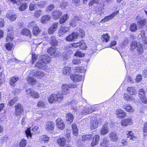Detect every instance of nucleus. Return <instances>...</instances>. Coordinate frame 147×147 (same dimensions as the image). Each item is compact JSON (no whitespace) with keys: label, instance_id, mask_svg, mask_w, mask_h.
<instances>
[{"label":"nucleus","instance_id":"nucleus-35","mask_svg":"<svg viewBox=\"0 0 147 147\" xmlns=\"http://www.w3.org/2000/svg\"><path fill=\"white\" fill-rule=\"evenodd\" d=\"M50 19L51 17L49 15H45L42 17L41 21L42 23H45L47 21L50 20Z\"/></svg>","mask_w":147,"mask_h":147},{"label":"nucleus","instance_id":"nucleus-52","mask_svg":"<svg viewBox=\"0 0 147 147\" xmlns=\"http://www.w3.org/2000/svg\"><path fill=\"white\" fill-rule=\"evenodd\" d=\"M42 11L40 10L36 11L34 13V16L38 18L41 15Z\"/></svg>","mask_w":147,"mask_h":147},{"label":"nucleus","instance_id":"nucleus-36","mask_svg":"<svg viewBox=\"0 0 147 147\" xmlns=\"http://www.w3.org/2000/svg\"><path fill=\"white\" fill-rule=\"evenodd\" d=\"M69 16L67 14H65L60 19V24H63L65 22L68 18Z\"/></svg>","mask_w":147,"mask_h":147},{"label":"nucleus","instance_id":"nucleus-3","mask_svg":"<svg viewBox=\"0 0 147 147\" xmlns=\"http://www.w3.org/2000/svg\"><path fill=\"white\" fill-rule=\"evenodd\" d=\"M83 141L91 140V145L94 146L98 143L99 140V136L98 135L90 134L89 135H84L82 136Z\"/></svg>","mask_w":147,"mask_h":147},{"label":"nucleus","instance_id":"nucleus-19","mask_svg":"<svg viewBox=\"0 0 147 147\" xmlns=\"http://www.w3.org/2000/svg\"><path fill=\"white\" fill-rule=\"evenodd\" d=\"M107 125V124L106 123L102 125L100 131V133L101 135H105L108 133L109 129Z\"/></svg>","mask_w":147,"mask_h":147},{"label":"nucleus","instance_id":"nucleus-43","mask_svg":"<svg viewBox=\"0 0 147 147\" xmlns=\"http://www.w3.org/2000/svg\"><path fill=\"white\" fill-rule=\"evenodd\" d=\"M78 22L74 19H72L69 24L70 25L73 27H75L77 24Z\"/></svg>","mask_w":147,"mask_h":147},{"label":"nucleus","instance_id":"nucleus-46","mask_svg":"<svg viewBox=\"0 0 147 147\" xmlns=\"http://www.w3.org/2000/svg\"><path fill=\"white\" fill-rule=\"evenodd\" d=\"M18 97H15L11 99L9 103L10 106H11L15 103L18 100Z\"/></svg>","mask_w":147,"mask_h":147},{"label":"nucleus","instance_id":"nucleus-60","mask_svg":"<svg viewBox=\"0 0 147 147\" xmlns=\"http://www.w3.org/2000/svg\"><path fill=\"white\" fill-rule=\"evenodd\" d=\"M41 139L43 141H44L45 143H46L49 141V138L45 135H44L42 137Z\"/></svg>","mask_w":147,"mask_h":147},{"label":"nucleus","instance_id":"nucleus-25","mask_svg":"<svg viewBox=\"0 0 147 147\" xmlns=\"http://www.w3.org/2000/svg\"><path fill=\"white\" fill-rule=\"evenodd\" d=\"M57 143L60 146H64L66 143V140L64 138H59L57 141Z\"/></svg>","mask_w":147,"mask_h":147},{"label":"nucleus","instance_id":"nucleus-49","mask_svg":"<svg viewBox=\"0 0 147 147\" xmlns=\"http://www.w3.org/2000/svg\"><path fill=\"white\" fill-rule=\"evenodd\" d=\"M27 6L28 5L27 3L23 4L20 6L19 9L21 11H24L26 9Z\"/></svg>","mask_w":147,"mask_h":147},{"label":"nucleus","instance_id":"nucleus-27","mask_svg":"<svg viewBox=\"0 0 147 147\" xmlns=\"http://www.w3.org/2000/svg\"><path fill=\"white\" fill-rule=\"evenodd\" d=\"M109 140H108L107 137H104L102 139V142L100 144V145L102 146L107 147V145L109 143Z\"/></svg>","mask_w":147,"mask_h":147},{"label":"nucleus","instance_id":"nucleus-41","mask_svg":"<svg viewBox=\"0 0 147 147\" xmlns=\"http://www.w3.org/2000/svg\"><path fill=\"white\" fill-rule=\"evenodd\" d=\"M123 108L125 109V110L128 112H131V111H133L132 107L129 104L123 105Z\"/></svg>","mask_w":147,"mask_h":147},{"label":"nucleus","instance_id":"nucleus-54","mask_svg":"<svg viewBox=\"0 0 147 147\" xmlns=\"http://www.w3.org/2000/svg\"><path fill=\"white\" fill-rule=\"evenodd\" d=\"M30 128H28L25 131V133L27 137L30 136L31 137H32V134L31 132Z\"/></svg>","mask_w":147,"mask_h":147},{"label":"nucleus","instance_id":"nucleus-51","mask_svg":"<svg viewBox=\"0 0 147 147\" xmlns=\"http://www.w3.org/2000/svg\"><path fill=\"white\" fill-rule=\"evenodd\" d=\"M55 6L53 4H51L48 6L46 9V11L48 12L51 11L52 10L54 9Z\"/></svg>","mask_w":147,"mask_h":147},{"label":"nucleus","instance_id":"nucleus-37","mask_svg":"<svg viewBox=\"0 0 147 147\" xmlns=\"http://www.w3.org/2000/svg\"><path fill=\"white\" fill-rule=\"evenodd\" d=\"M130 30L132 32L136 31L137 29V26L136 24L132 23L130 26Z\"/></svg>","mask_w":147,"mask_h":147},{"label":"nucleus","instance_id":"nucleus-44","mask_svg":"<svg viewBox=\"0 0 147 147\" xmlns=\"http://www.w3.org/2000/svg\"><path fill=\"white\" fill-rule=\"evenodd\" d=\"M138 94L140 97L145 96V90L143 89H140L139 92Z\"/></svg>","mask_w":147,"mask_h":147},{"label":"nucleus","instance_id":"nucleus-48","mask_svg":"<svg viewBox=\"0 0 147 147\" xmlns=\"http://www.w3.org/2000/svg\"><path fill=\"white\" fill-rule=\"evenodd\" d=\"M69 30V28L65 26H61V31L62 33H65L67 32Z\"/></svg>","mask_w":147,"mask_h":147},{"label":"nucleus","instance_id":"nucleus-64","mask_svg":"<svg viewBox=\"0 0 147 147\" xmlns=\"http://www.w3.org/2000/svg\"><path fill=\"white\" fill-rule=\"evenodd\" d=\"M45 105V103L42 101H40L37 103V106L38 107H44Z\"/></svg>","mask_w":147,"mask_h":147},{"label":"nucleus","instance_id":"nucleus-7","mask_svg":"<svg viewBox=\"0 0 147 147\" xmlns=\"http://www.w3.org/2000/svg\"><path fill=\"white\" fill-rule=\"evenodd\" d=\"M119 13V11L113 12L111 15L105 17L104 19L101 20L100 22L103 23L106 22L113 18L115 16L117 15Z\"/></svg>","mask_w":147,"mask_h":147},{"label":"nucleus","instance_id":"nucleus-38","mask_svg":"<svg viewBox=\"0 0 147 147\" xmlns=\"http://www.w3.org/2000/svg\"><path fill=\"white\" fill-rule=\"evenodd\" d=\"M71 71V68L67 67H65L63 70V72L64 74H69Z\"/></svg>","mask_w":147,"mask_h":147},{"label":"nucleus","instance_id":"nucleus-13","mask_svg":"<svg viewBox=\"0 0 147 147\" xmlns=\"http://www.w3.org/2000/svg\"><path fill=\"white\" fill-rule=\"evenodd\" d=\"M55 124L52 121L47 122L45 124V129L48 131L53 130L54 129Z\"/></svg>","mask_w":147,"mask_h":147},{"label":"nucleus","instance_id":"nucleus-9","mask_svg":"<svg viewBox=\"0 0 147 147\" xmlns=\"http://www.w3.org/2000/svg\"><path fill=\"white\" fill-rule=\"evenodd\" d=\"M79 35V34L78 33L74 32L66 37V40L69 41L74 40L75 39L78 38Z\"/></svg>","mask_w":147,"mask_h":147},{"label":"nucleus","instance_id":"nucleus-2","mask_svg":"<svg viewBox=\"0 0 147 147\" xmlns=\"http://www.w3.org/2000/svg\"><path fill=\"white\" fill-rule=\"evenodd\" d=\"M41 60L39 61L35 65V66L42 69H45L46 64L50 62L51 58L50 57L46 55H43L41 56Z\"/></svg>","mask_w":147,"mask_h":147},{"label":"nucleus","instance_id":"nucleus-59","mask_svg":"<svg viewBox=\"0 0 147 147\" xmlns=\"http://www.w3.org/2000/svg\"><path fill=\"white\" fill-rule=\"evenodd\" d=\"M72 62L75 64H78L80 63V59L79 58H74Z\"/></svg>","mask_w":147,"mask_h":147},{"label":"nucleus","instance_id":"nucleus-39","mask_svg":"<svg viewBox=\"0 0 147 147\" xmlns=\"http://www.w3.org/2000/svg\"><path fill=\"white\" fill-rule=\"evenodd\" d=\"M27 143V140L24 138L22 139L19 144L20 147H25Z\"/></svg>","mask_w":147,"mask_h":147},{"label":"nucleus","instance_id":"nucleus-8","mask_svg":"<svg viewBox=\"0 0 147 147\" xmlns=\"http://www.w3.org/2000/svg\"><path fill=\"white\" fill-rule=\"evenodd\" d=\"M119 13V11L113 12L111 15L105 17L104 19L101 20L100 22L103 23L106 22L113 18L115 16L117 15Z\"/></svg>","mask_w":147,"mask_h":147},{"label":"nucleus","instance_id":"nucleus-10","mask_svg":"<svg viewBox=\"0 0 147 147\" xmlns=\"http://www.w3.org/2000/svg\"><path fill=\"white\" fill-rule=\"evenodd\" d=\"M15 115L16 116L20 115L23 112V107L20 104H18L15 106Z\"/></svg>","mask_w":147,"mask_h":147},{"label":"nucleus","instance_id":"nucleus-61","mask_svg":"<svg viewBox=\"0 0 147 147\" xmlns=\"http://www.w3.org/2000/svg\"><path fill=\"white\" fill-rule=\"evenodd\" d=\"M80 42H77L76 43H74L72 44H71L69 45L70 47H72L75 48H76L78 47H79L80 46Z\"/></svg>","mask_w":147,"mask_h":147},{"label":"nucleus","instance_id":"nucleus-47","mask_svg":"<svg viewBox=\"0 0 147 147\" xmlns=\"http://www.w3.org/2000/svg\"><path fill=\"white\" fill-rule=\"evenodd\" d=\"M76 72L82 73L85 71L84 69L81 67H76L75 69Z\"/></svg>","mask_w":147,"mask_h":147},{"label":"nucleus","instance_id":"nucleus-50","mask_svg":"<svg viewBox=\"0 0 147 147\" xmlns=\"http://www.w3.org/2000/svg\"><path fill=\"white\" fill-rule=\"evenodd\" d=\"M80 45L79 47L80 49L84 50L86 49V47L85 43L83 42H80Z\"/></svg>","mask_w":147,"mask_h":147},{"label":"nucleus","instance_id":"nucleus-21","mask_svg":"<svg viewBox=\"0 0 147 147\" xmlns=\"http://www.w3.org/2000/svg\"><path fill=\"white\" fill-rule=\"evenodd\" d=\"M58 26V23H55L52 26L49 28L48 32L49 34H53L57 28Z\"/></svg>","mask_w":147,"mask_h":147},{"label":"nucleus","instance_id":"nucleus-17","mask_svg":"<svg viewBox=\"0 0 147 147\" xmlns=\"http://www.w3.org/2000/svg\"><path fill=\"white\" fill-rule=\"evenodd\" d=\"M6 16L12 21H14L16 18V14L11 11L8 12L6 14Z\"/></svg>","mask_w":147,"mask_h":147},{"label":"nucleus","instance_id":"nucleus-63","mask_svg":"<svg viewBox=\"0 0 147 147\" xmlns=\"http://www.w3.org/2000/svg\"><path fill=\"white\" fill-rule=\"evenodd\" d=\"M38 55L35 54H32V63L33 64L35 61L38 58Z\"/></svg>","mask_w":147,"mask_h":147},{"label":"nucleus","instance_id":"nucleus-55","mask_svg":"<svg viewBox=\"0 0 147 147\" xmlns=\"http://www.w3.org/2000/svg\"><path fill=\"white\" fill-rule=\"evenodd\" d=\"M74 55L76 56H78L80 57H84V53H82L81 52L77 51L75 53Z\"/></svg>","mask_w":147,"mask_h":147},{"label":"nucleus","instance_id":"nucleus-29","mask_svg":"<svg viewBox=\"0 0 147 147\" xmlns=\"http://www.w3.org/2000/svg\"><path fill=\"white\" fill-rule=\"evenodd\" d=\"M127 92L130 94L134 95L136 92L134 87H128L127 89Z\"/></svg>","mask_w":147,"mask_h":147},{"label":"nucleus","instance_id":"nucleus-42","mask_svg":"<svg viewBox=\"0 0 147 147\" xmlns=\"http://www.w3.org/2000/svg\"><path fill=\"white\" fill-rule=\"evenodd\" d=\"M45 74L44 72L41 71H39L36 72V74H34L33 75L35 76H38L39 77H44Z\"/></svg>","mask_w":147,"mask_h":147},{"label":"nucleus","instance_id":"nucleus-34","mask_svg":"<svg viewBox=\"0 0 147 147\" xmlns=\"http://www.w3.org/2000/svg\"><path fill=\"white\" fill-rule=\"evenodd\" d=\"M110 37L107 34H103L102 35L101 39L103 42H107L109 40Z\"/></svg>","mask_w":147,"mask_h":147},{"label":"nucleus","instance_id":"nucleus-23","mask_svg":"<svg viewBox=\"0 0 147 147\" xmlns=\"http://www.w3.org/2000/svg\"><path fill=\"white\" fill-rule=\"evenodd\" d=\"M21 33L23 35L26 36L31 38V33L30 30L28 29H24L22 30L21 31Z\"/></svg>","mask_w":147,"mask_h":147},{"label":"nucleus","instance_id":"nucleus-6","mask_svg":"<svg viewBox=\"0 0 147 147\" xmlns=\"http://www.w3.org/2000/svg\"><path fill=\"white\" fill-rule=\"evenodd\" d=\"M12 28V27H10L8 29L6 38V40L7 42L13 39V32Z\"/></svg>","mask_w":147,"mask_h":147},{"label":"nucleus","instance_id":"nucleus-45","mask_svg":"<svg viewBox=\"0 0 147 147\" xmlns=\"http://www.w3.org/2000/svg\"><path fill=\"white\" fill-rule=\"evenodd\" d=\"M127 138H128L129 140H133L134 138L135 137L133 134H132V132L131 131H127Z\"/></svg>","mask_w":147,"mask_h":147},{"label":"nucleus","instance_id":"nucleus-53","mask_svg":"<svg viewBox=\"0 0 147 147\" xmlns=\"http://www.w3.org/2000/svg\"><path fill=\"white\" fill-rule=\"evenodd\" d=\"M13 46L12 43H7L5 45V47L6 49L8 50H11Z\"/></svg>","mask_w":147,"mask_h":147},{"label":"nucleus","instance_id":"nucleus-57","mask_svg":"<svg viewBox=\"0 0 147 147\" xmlns=\"http://www.w3.org/2000/svg\"><path fill=\"white\" fill-rule=\"evenodd\" d=\"M8 62L9 63H12L13 62L17 63L18 61V60L14 58H13L11 59H8Z\"/></svg>","mask_w":147,"mask_h":147},{"label":"nucleus","instance_id":"nucleus-15","mask_svg":"<svg viewBox=\"0 0 147 147\" xmlns=\"http://www.w3.org/2000/svg\"><path fill=\"white\" fill-rule=\"evenodd\" d=\"M116 114L118 118L125 117L126 116V114L121 109H118L116 111Z\"/></svg>","mask_w":147,"mask_h":147},{"label":"nucleus","instance_id":"nucleus-18","mask_svg":"<svg viewBox=\"0 0 147 147\" xmlns=\"http://www.w3.org/2000/svg\"><path fill=\"white\" fill-rule=\"evenodd\" d=\"M54 20L58 19L62 15V12L59 10H54L52 13Z\"/></svg>","mask_w":147,"mask_h":147},{"label":"nucleus","instance_id":"nucleus-14","mask_svg":"<svg viewBox=\"0 0 147 147\" xmlns=\"http://www.w3.org/2000/svg\"><path fill=\"white\" fill-rule=\"evenodd\" d=\"M56 126L58 128L61 130H62L64 128L65 125L61 118H58L56 120Z\"/></svg>","mask_w":147,"mask_h":147},{"label":"nucleus","instance_id":"nucleus-33","mask_svg":"<svg viewBox=\"0 0 147 147\" xmlns=\"http://www.w3.org/2000/svg\"><path fill=\"white\" fill-rule=\"evenodd\" d=\"M19 79L18 77H14L11 78L10 80L9 83L11 85L13 86L15 83Z\"/></svg>","mask_w":147,"mask_h":147},{"label":"nucleus","instance_id":"nucleus-28","mask_svg":"<svg viewBox=\"0 0 147 147\" xmlns=\"http://www.w3.org/2000/svg\"><path fill=\"white\" fill-rule=\"evenodd\" d=\"M50 42L51 44L54 47L57 45L58 42L56 38L54 36H52L50 38Z\"/></svg>","mask_w":147,"mask_h":147},{"label":"nucleus","instance_id":"nucleus-62","mask_svg":"<svg viewBox=\"0 0 147 147\" xmlns=\"http://www.w3.org/2000/svg\"><path fill=\"white\" fill-rule=\"evenodd\" d=\"M73 19L77 21L78 23V21H82V18L81 16H75Z\"/></svg>","mask_w":147,"mask_h":147},{"label":"nucleus","instance_id":"nucleus-26","mask_svg":"<svg viewBox=\"0 0 147 147\" xmlns=\"http://www.w3.org/2000/svg\"><path fill=\"white\" fill-rule=\"evenodd\" d=\"M27 81L28 84L31 85H34L36 83V79L33 77L29 76L27 78Z\"/></svg>","mask_w":147,"mask_h":147},{"label":"nucleus","instance_id":"nucleus-40","mask_svg":"<svg viewBox=\"0 0 147 147\" xmlns=\"http://www.w3.org/2000/svg\"><path fill=\"white\" fill-rule=\"evenodd\" d=\"M37 7L36 4L34 2H32L30 3L29 8L30 11H33L36 9Z\"/></svg>","mask_w":147,"mask_h":147},{"label":"nucleus","instance_id":"nucleus-24","mask_svg":"<svg viewBox=\"0 0 147 147\" xmlns=\"http://www.w3.org/2000/svg\"><path fill=\"white\" fill-rule=\"evenodd\" d=\"M66 120L67 121L68 123H71L72 122L74 118L73 115L71 113H69L66 114Z\"/></svg>","mask_w":147,"mask_h":147},{"label":"nucleus","instance_id":"nucleus-58","mask_svg":"<svg viewBox=\"0 0 147 147\" xmlns=\"http://www.w3.org/2000/svg\"><path fill=\"white\" fill-rule=\"evenodd\" d=\"M36 116L37 117L36 118H37L38 119H39L43 116V114L42 113V112L38 111L37 113L36 114Z\"/></svg>","mask_w":147,"mask_h":147},{"label":"nucleus","instance_id":"nucleus-4","mask_svg":"<svg viewBox=\"0 0 147 147\" xmlns=\"http://www.w3.org/2000/svg\"><path fill=\"white\" fill-rule=\"evenodd\" d=\"M130 50L131 51L136 52L138 54L140 55L144 52L143 45L136 41L132 42L130 45Z\"/></svg>","mask_w":147,"mask_h":147},{"label":"nucleus","instance_id":"nucleus-1","mask_svg":"<svg viewBox=\"0 0 147 147\" xmlns=\"http://www.w3.org/2000/svg\"><path fill=\"white\" fill-rule=\"evenodd\" d=\"M62 91L59 92L57 94H51L48 99L50 103L56 102H61L63 98V95L67 94L69 92V88L68 85L63 84L61 86Z\"/></svg>","mask_w":147,"mask_h":147},{"label":"nucleus","instance_id":"nucleus-12","mask_svg":"<svg viewBox=\"0 0 147 147\" xmlns=\"http://www.w3.org/2000/svg\"><path fill=\"white\" fill-rule=\"evenodd\" d=\"M109 136L110 140L113 142H116L118 139V136L115 132H112L109 133Z\"/></svg>","mask_w":147,"mask_h":147},{"label":"nucleus","instance_id":"nucleus-22","mask_svg":"<svg viewBox=\"0 0 147 147\" xmlns=\"http://www.w3.org/2000/svg\"><path fill=\"white\" fill-rule=\"evenodd\" d=\"M132 123V120L130 118L125 119L121 121V125L124 126H127L128 125H130Z\"/></svg>","mask_w":147,"mask_h":147},{"label":"nucleus","instance_id":"nucleus-32","mask_svg":"<svg viewBox=\"0 0 147 147\" xmlns=\"http://www.w3.org/2000/svg\"><path fill=\"white\" fill-rule=\"evenodd\" d=\"M40 32V30L38 27L36 26H33V28L32 33L34 35L37 36Z\"/></svg>","mask_w":147,"mask_h":147},{"label":"nucleus","instance_id":"nucleus-16","mask_svg":"<svg viewBox=\"0 0 147 147\" xmlns=\"http://www.w3.org/2000/svg\"><path fill=\"white\" fill-rule=\"evenodd\" d=\"M56 48L54 47L48 49L47 51L50 56L55 57L57 55V53L56 52Z\"/></svg>","mask_w":147,"mask_h":147},{"label":"nucleus","instance_id":"nucleus-20","mask_svg":"<svg viewBox=\"0 0 147 147\" xmlns=\"http://www.w3.org/2000/svg\"><path fill=\"white\" fill-rule=\"evenodd\" d=\"M70 78L75 82L81 81L82 80V77L81 75L73 74L70 76Z\"/></svg>","mask_w":147,"mask_h":147},{"label":"nucleus","instance_id":"nucleus-31","mask_svg":"<svg viewBox=\"0 0 147 147\" xmlns=\"http://www.w3.org/2000/svg\"><path fill=\"white\" fill-rule=\"evenodd\" d=\"M128 43L129 41L127 39H125L120 43V47L121 48H123L127 46Z\"/></svg>","mask_w":147,"mask_h":147},{"label":"nucleus","instance_id":"nucleus-30","mask_svg":"<svg viewBox=\"0 0 147 147\" xmlns=\"http://www.w3.org/2000/svg\"><path fill=\"white\" fill-rule=\"evenodd\" d=\"M123 98L125 100H127L128 101L133 100L134 99L133 96H130L126 93H125L124 94Z\"/></svg>","mask_w":147,"mask_h":147},{"label":"nucleus","instance_id":"nucleus-56","mask_svg":"<svg viewBox=\"0 0 147 147\" xmlns=\"http://www.w3.org/2000/svg\"><path fill=\"white\" fill-rule=\"evenodd\" d=\"M99 2V0H91L89 3L90 6H92L94 3H97Z\"/></svg>","mask_w":147,"mask_h":147},{"label":"nucleus","instance_id":"nucleus-11","mask_svg":"<svg viewBox=\"0 0 147 147\" xmlns=\"http://www.w3.org/2000/svg\"><path fill=\"white\" fill-rule=\"evenodd\" d=\"M26 92L27 94H30L31 96L34 98H37L39 97L38 94L36 92L33 91V89L31 88L26 90Z\"/></svg>","mask_w":147,"mask_h":147},{"label":"nucleus","instance_id":"nucleus-5","mask_svg":"<svg viewBox=\"0 0 147 147\" xmlns=\"http://www.w3.org/2000/svg\"><path fill=\"white\" fill-rule=\"evenodd\" d=\"M98 122L97 119L95 117L91 118L90 123V128L93 130L97 128L98 126Z\"/></svg>","mask_w":147,"mask_h":147}]
</instances>
